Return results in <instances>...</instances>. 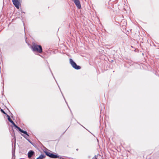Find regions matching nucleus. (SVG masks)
<instances>
[{
  "label": "nucleus",
  "instance_id": "f257e3e1",
  "mask_svg": "<svg viewBox=\"0 0 159 159\" xmlns=\"http://www.w3.org/2000/svg\"><path fill=\"white\" fill-rule=\"evenodd\" d=\"M32 48L34 51H36L39 53H41L42 52V47L40 45H38L34 43L33 44Z\"/></svg>",
  "mask_w": 159,
  "mask_h": 159
},
{
  "label": "nucleus",
  "instance_id": "f03ea898",
  "mask_svg": "<svg viewBox=\"0 0 159 159\" xmlns=\"http://www.w3.org/2000/svg\"><path fill=\"white\" fill-rule=\"evenodd\" d=\"M70 62L72 66L74 68L77 70L80 69L81 68V67L80 66H77L76 63L73 61L72 59H70Z\"/></svg>",
  "mask_w": 159,
  "mask_h": 159
},
{
  "label": "nucleus",
  "instance_id": "7ed1b4c3",
  "mask_svg": "<svg viewBox=\"0 0 159 159\" xmlns=\"http://www.w3.org/2000/svg\"><path fill=\"white\" fill-rule=\"evenodd\" d=\"M45 153L47 156L50 157L51 158H56L57 157H59V156L57 155H54L48 152H46Z\"/></svg>",
  "mask_w": 159,
  "mask_h": 159
},
{
  "label": "nucleus",
  "instance_id": "20e7f679",
  "mask_svg": "<svg viewBox=\"0 0 159 159\" xmlns=\"http://www.w3.org/2000/svg\"><path fill=\"white\" fill-rule=\"evenodd\" d=\"M13 4L15 6V7L18 9L19 8V6L20 4L19 0H12Z\"/></svg>",
  "mask_w": 159,
  "mask_h": 159
},
{
  "label": "nucleus",
  "instance_id": "39448f33",
  "mask_svg": "<svg viewBox=\"0 0 159 159\" xmlns=\"http://www.w3.org/2000/svg\"><path fill=\"white\" fill-rule=\"evenodd\" d=\"M74 3L78 7V8L80 9L81 8V4L79 0H73Z\"/></svg>",
  "mask_w": 159,
  "mask_h": 159
},
{
  "label": "nucleus",
  "instance_id": "423d86ee",
  "mask_svg": "<svg viewBox=\"0 0 159 159\" xmlns=\"http://www.w3.org/2000/svg\"><path fill=\"white\" fill-rule=\"evenodd\" d=\"M34 152L32 150H30L29 151L28 153V156L29 158H30L34 155Z\"/></svg>",
  "mask_w": 159,
  "mask_h": 159
},
{
  "label": "nucleus",
  "instance_id": "0eeeda50",
  "mask_svg": "<svg viewBox=\"0 0 159 159\" xmlns=\"http://www.w3.org/2000/svg\"><path fill=\"white\" fill-rule=\"evenodd\" d=\"M20 131V132H21V133H23L24 134H26L28 136H29V135L28 134H27V132H26V131H24L23 130L21 129H19V130Z\"/></svg>",
  "mask_w": 159,
  "mask_h": 159
},
{
  "label": "nucleus",
  "instance_id": "6e6552de",
  "mask_svg": "<svg viewBox=\"0 0 159 159\" xmlns=\"http://www.w3.org/2000/svg\"><path fill=\"white\" fill-rule=\"evenodd\" d=\"M45 156L41 154L36 159H43V158H44L45 157Z\"/></svg>",
  "mask_w": 159,
  "mask_h": 159
},
{
  "label": "nucleus",
  "instance_id": "1a4fd4ad",
  "mask_svg": "<svg viewBox=\"0 0 159 159\" xmlns=\"http://www.w3.org/2000/svg\"><path fill=\"white\" fill-rule=\"evenodd\" d=\"M21 135L23 136L26 139H27L30 143H31V142H30V140L28 139V138L29 137V136H28L27 135V136H25L23 134H21Z\"/></svg>",
  "mask_w": 159,
  "mask_h": 159
},
{
  "label": "nucleus",
  "instance_id": "9d476101",
  "mask_svg": "<svg viewBox=\"0 0 159 159\" xmlns=\"http://www.w3.org/2000/svg\"><path fill=\"white\" fill-rule=\"evenodd\" d=\"M7 116L8 120L10 121V122L11 123H12V122H13V121L11 120L10 116L8 115H7Z\"/></svg>",
  "mask_w": 159,
  "mask_h": 159
},
{
  "label": "nucleus",
  "instance_id": "9b49d317",
  "mask_svg": "<svg viewBox=\"0 0 159 159\" xmlns=\"http://www.w3.org/2000/svg\"><path fill=\"white\" fill-rule=\"evenodd\" d=\"M14 126L17 129L19 130V129H20L19 127H18L16 125H15Z\"/></svg>",
  "mask_w": 159,
  "mask_h": 159
},
{
  "label": "nucleus",
  "instance_id": "f8f14e48",
  "mask_svg": "<svg viewBox=\"0 0 159 159\" xmlns=\"http://www.w3.org/2000/svg\"><path fill=\"white\" fill-rule=\"evenodd\" d=\"M14 126L17 129L19 130V129H20L19 127H18L16 125H15Z\"/></svg>",
  "mask_w": 159,
  "mask_h": 159
},
{
  "label": "nucleus",
  "instance_id": "ddd939ff",
  "mask_svg": "<svg viewBox=\"0 0 159 159\" xmlns=\"http://www.w3.org/2000/svg\"><path fill=\"white\" fill-rule=\"evenodd\" d=\"M1 111H2V112L4 114H6V112L2 109H1Z\"/></svg>",
  "mask_w": 159,
  "mask_h": 159
},
{
  "label": "nucleus",
  "instance_id": "4468645a",
  "mask_svg": "<svg viewBox=\"0 0 159 159\" xmlns=\"http://www.w3.org/2000/svg\"><path fill=\"white\" fill-rule=\"evenodd\" d=\"M12 123V124L14 125V126L15 125H16V124H15V123L13 121V122H12V123Z\"/></svg>",
  "mask_w": 159,
  "mask_h": 159
},
{
  "label": "nucleus",
  "instance_id": "2eb2a0df",
  "mask_svg": "<svg viewBox=\"0 0 159 159\" xmlns=\"http://www.w3.org/2000/svg\"><path fill=\"white\" fill-rule=\"evenodd\" d=\"M92 159H97V158H96V157H94L92 158Z\"/></svg>",
  "mask_w": 159,
  "mask_h": 159
}]
</instances>
